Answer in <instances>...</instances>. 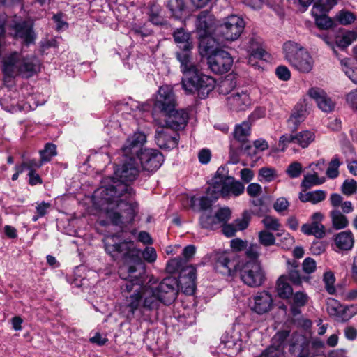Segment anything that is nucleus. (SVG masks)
<instances>
[{"instance_id": "nucleus-1", "label": "nucleus", "mask_w": 357, "mask_h": 357, "mask_svg": "<svg viewBox=\"0 0 357 357\" xmlns=\"http://www.w3.org/2000/svg\"><path fill=\"white\" fill-rule=\"evenodd\" d=\"M106 252L113 258L123 253V264L119 267V276L125 280L121 287L123 297V312L129 322L147 321V312L157 310L160 303L169 305L176 298L178 281L167 277L157 287H153L152 278L145 282V269L137 252L131 250L128 243L120 242L116 235L107 236L104 238Z\"/></svg>"}, {"instance_id": "nucleus-2", "label": "nucleus", "mask_w": 357, "mask_h": 357, "mask_svg": "<svg viewBox=\"0 0 357 357\" xmlns=\"http://www.w3.org/2000/svg\"><path fill=\"white\" fill-rule=\"evenodd\" d=\"M123 155L125 160L122 164L116 165L115 177L110 178L107 185L101 186L94 192V204L115 225L123 222L117 208L126 211V223L134 221L139 210L137 202L131 200L135 192L130 183L138 177L139 167L134 155Z\"/></svg>"}, {"instance_id": "nucleus-3", "label": "nucleus", "mask_w": 357, "mask_h": 357, "mask_svg": "<svg viewBox=\"0 0 357 357\" xmlns=\"http://www.w3.org/2000/svg\"><path fill=\"white\" fill-rule=\"evenodd\" d=\"M146 141V135L142 132H135L130 136L123 146L122 152L125 155L137 156L141 162L142 168L148 172L156 171L162 164L164 158L158 150L151 149H142V146Z\"/></svg>"}, {"instance_id": "nucleus-4", "label": "nucleus", "mask_w": 357, "mask_h": 357, "mask_svg": "<svg viewBox=\"0 0 357 357\" xmlns=\"http://www.w3.org/2000/svg\"><path fill=\"white\" fill-rule=\"evenodd\" d=\"M41 62L33 55L24 56L20 52H13L3 59V72L6 77L20 75L29 78L40 72Z\"/></svg>"}, {"instance_id": "nucleus-5", "label": "nucleus", "mask_w": 357, "mask_h": 357, "mask_svg": "<svg viewBox=\"0 0 357 357\" xmlns=\"http://www.w3.org/2000/svg\"><path fill=\"white\" fill-rule=\"evenodd\" d=\"M214 38H204L199 43V52L202 56H207L209 68L214 73L222 74L229 71L233 64L230 54L215 47Z\"/></svg>"}, {"instance_id": "nucleus-6", "label": "nucleus", "mask_w": 357, "mask_h": 357, "mask_svg": "<svg viewBox=\"0 0 357 357\" xmlns=\"http://www.w3.org/2000/svg\"><path fill=\"white\" fill-rule=\"evenodd\" d=\"M284 59L291 67L302 73H310L314 66V59L301 45L289 40L283 45Z\"/></svg>"}, {"instance_id": "nucleus-7", "label": "nucleus", "mask_w": 357, "mask_h": 357, "mask_svg": "<svg viewBox=\"0 0 357 357\" xmlns=\"http://www.w3.org/2000/svg\"><path fill=\"white\" fill-rule=\"evenodd\" d=\"M186 261L178 257L168 261L167 270L171 273L182 272L180 277V285L181 290L188 295L192 294L196 289V268L192 266L185 268Z\"/></svg>"}, {"instance_id": "nucleus-8", "label": "nucleus", "mask_w": 357, "mask_h": 357, "mask_svg": "<svg viewBox=\"0 0 357 357\" xmlns=\"http://www.w3.org/2000/svg\"><path fill=\"white\" fill-rule=\"evenodd\" d=\"M245 26V20L238 15L224 17L216 28L218 36L227 41H234L240 38Z\"/></svg>"}, {"instance_id": "nucleus-9", "label": "nucleus", "mask_w": 357, "mask_h": 357, "mask_svg": "<svg viewBox=\"0 0 357 357\" xmlns=\"http://www.w3.org/2000/svg\"><path fill=\"white\" fill-rule=\"evenodd\" d=\"M181 84L183 89L187 94H193L197 92L199 97L204 99L214 89L215 80L211 76L205 75L199 70L191 76L187 86L185 85V82H181Z\"/></svg>"}, {"instance_id": "nucleus-10", "label": "nucleus", "mask_w": 357, "mask_h": 357, "mask_svg": "<svg viewBox=\"0 0 357 357\" xmlns=\"http://www.w3.org/2000/svg\"><path fill=\"white\" fill-rule=\"evenodd\" d=\"M248 340V333L245 328L241 324H236L222 337L221 344L230 350L229 355H232L239 352L243 343H246Z\"/></svg>"}, {"instance_id": "nucleus-11", "label": "nucleus", "mask_w": 357, "mask_h": 357, "mask_svg": "<svg viewBox=\"0 0 357 357\" xmlns=\"http://www.w3.org/2000/svg\"><path fill=\"white\" fill-rule=\"evenodd\" d=\"M241 280L248 286L257 287L261 286L265 279V273L258 261H248L239 268Z\"/></svg>"}, {"instance_id": "nucleus-12", "label": "nucleus", "mask_w": 357, "mask_h": 357, "mask_svg": "<svg viewBox=\"0 0 357 357\" xmlns=\"http://www.w3.org/2000/svg\"><path fill=\"white\" fill-rule=\"evenodd\" d=\"M215 183L216 186L208 188V194L213 199H218L220 197L223 198L238 197L245 190L244 185L231 176L220 183L217 181Z\"/></svg>"}, {"instance_id": "nucleus-13", "label": "nucleus", "mask_w": 357, "mask_h": 357, "mask_svg": "<svg viewBox=\"0 0 357 357\" xmlns=\"http://www.w3.org/2000/svg\"><path fill=\"white\" fill-rule=\"evenodd\" d=\"M214 261L215 268L224 275H231L237 270L238 256L234 251L216 252Z\"/></svg>"}, {"instance_id": "nucleus-14", "label": "nucleus", "mask_w": 357, "mask_h": 357, "mask_svg": "<svg viewBox=\"0 0 357 357\" xmlns=\"http://www.w3.org/2000/svg\"><path fill=\"white\" fill-rule=\"evenodd\" d=\"M336 4L335 0H328L321 4L313 6L311 13L314 19L316 25L321 29H328L334 25L333 20L327 16V13Z\"/></svg>"}, {"instance_id": "nucleus-15", "label": "nucleus", "mask_w": 357, "mask_h": 357, "mask_svg": "<svg viewBox=\"0 0 357 357\" xmlns=\"http://www.w3.org/2000/svg\"><path fill=\"white\" fill-rule=\"evenodd\" d=\"M176 98L171 86L164 85L159 88L155 96L154 106L162 114L169 112L176 107Z\"/></svg>"}, {"instance_id": "nucleus-16", "label": "nucleus", "mask_w": 357, "mask_h": 357, "mask_svg": "<svg viewBox=\"0 0 357 357\" xmlns=\"http://www.w3.org/2000/svg\"><path fill=\"white\" fill-rule=\"evenodd\" d=\"M192 50H178L176 52V57L180 63L181 71L183 75L181 82H185V86L190 82L191 76L199 70L192 61Z\"/></svg>"}, {"instance_id": "nucleus-17", "label": "nucleus", "mask_w": 357, "mask_h": 357, "mask_svg": "<svg viewBox=\"0 0 357 357\" xmlns=\"http://www.w3.org/2000/svg\"><path fill=\"white\" fill-rule=\"evenodd\" d=\"M155 139L160 149L169 150L178 145V135L161 123V127L156 130Z\"/></svg>"}, {"instance_id": "nucleus-18", "label": "nucleus", "mask_w": 357, "mask_h": 357, "mask_svg": "<svg viewBox=\"0 0 357 357\" xmlns=\"http://www.w3.org/2000/svg\"><path fill=\"white\" fill-rule=\"evenodd\" d=\"M162 116L165 122L162 124L172 130L184 128L188 121V114L184 109L176 110L174 108L169 112H165Z\"/></svg>"}, {"instance_id": "nucleus-19", "label": "nucleus", "mask_w": 357, "mask_h": 357, "mask_svg": "<svg viewBox=\"0 0 357 357\" xmlns=\"http://www.w3.org/2000/svg\"><path fill=\"white\" fill-rule=\"evenodd\" d=\"M311 222L305 223L301 227V231L307 236H314L317 238H322L326 234L325 227L321 223L324 215L321 212H316L311 216Z\"/></svg>"}, {"instance_id": "nucleus-20", "label": "nucleus", "mask_w": 357, "mask_h": 357, "mask_svg": "<svg viewBox=\"0 0 357 357\" xmlns=\"http://www.w3.org/2000/svg\"><path fill=\"white\" fill-rule=\"evenodd\" d=\"M251 103L250 96L245 91H234L227 97V105L233 111H244L251 105Z\"/></svg>"}, {"instance_id": "nucleus-21", "label": "nucleus", "mask_w": 357, "mask_h": 357, "mask_svg": "<svg viewBox=\"0 0 357 357\" xmlns=\"http://www.w3.org/2000/svg\"><path fill=\"white\" fill-rule=\"evenodd\" d=\"M273 306L272 296L266 291L256 294L251 302V310L258 314L268 312Z\"/></svg>"}, {"instance_id": "nucleus-22", "label": "nucleus", "mask_w": 357, "mask_h": 357, "mask_svg": "<svg viewBox=\"0 0 357 357\" xmlns=\"http://www.w3.org/2000/svg\"><path fill=\"white\" fill-rule=\"evenodd\" d=\"M308 95L315 100L318 107L324 112L329 113L334 110L335 102L326 93L319 88H312Z\"/></svg>"}, {"instance_id": "nucleus-23", "label": "nucleus", "mask_w": 357, "mask_h": 357, "mask_svg": "<svg viewBox=\"0 0 357 357\" xmlns=\"http://www.w3.org/2000/svg\"><path fill=\"white\" fill-rule=\"evenodd\" d=\"M115 109L116 113L128 120L134 119L138 114L141 113L139 103L132 98L117 102Z\"/></svg>"}, {"instance_id": "nucleus-24", "label": "nucleus", "mask_w": 357, "mask_h": 357, "mask_svg": "<svg viewBox=\"0 0 357 357\" xmlns=\"http://www.w3.org/2000/svg\"><path fill=\"white\" fill-rule=\"evenodd\" d=\"M310 342L302 335L295 333L292 335L289 351L295 357H313L309 354Z\"/></svg>"}, {"instance_id": "nucleus-25", "label": "nucleus", "mask_w": 357, "mask_h": 357, "mask_svg": "<svg viewBox=\"0 0 357 357\" xmlns=\"http://www.w3.org/2000/svg\"><path fill=\"white\" fill-rule=\"evenodd\" d=\"M213 20L212 15L208 11H202L197 16L196 20V29L199 35V43L204 38H213L210 36L212 31Z\"/></svg>"}, {"instance_id": "nucleus-26", "label": "nucleus", "mask_w": 357, "mask_h": 357, "mask_svg": "<svg viewBox=\"0 0 357 357\" xmlns=\"http://www.w3.org/2000/svg\"><path fill=\"white\" fill-rule=\"evenodd\" d=\"M308 114V107L305 100H301L294 107L292 114L288 120V126L291 130L297 129L299 124L304 121Z\"/></svg>"}, {"instance_id": "nucleus-27", "label": "nucleus", "mask_w": 357, "mask_h": 357, "mask_svg": "<svg viewBox=\"0 0 357 357\" xmlns=\"http://www.w3.org/2000/svg\"><path fill=\"white\" fill-rule=\"evenodd\" d=\"M15 36L22 40L26 45L33 43L36 39V35L33 31L32 24L26 21L15 23L13 25Z\"/></svg>"}, {"instance_id": "nucleus-28", "label": "nucleus", "mask_w": 357, "mask_h": 357, "mask_svg": "<svg viewBox=\"0 0 357 357\" xmlns=\"http://www.w3.org/2000/svg\"><path fill=\"white\" fill-rule=\"evenodd\" d=\"M173 38L179 50L192 49L193 43L191 35L183 28L176 29L173 33Z\"/></svg>"}, {"instance_id": "nucleus-29", "label": "nucleus", "mask_w": 357, "mask_h": 357, "mask_svg": "<svg viewBox=\"0 0 357 357\" xmlns=\"http://www.w3.org/2000/svg\"><path fill=\"white\" fill-rule=\"evenodd\" d=\"M324 161L318 162L317 163H312L310 167L314 171V174H307L304 176L303 180L301 183V187L305 190L309 189L315 185H319L325 182V178H319L318 174L315 172L317 168L320 165H324Z\"/></svg>"}, {"instance_id": "nucleus-30", "label": "nucleus", "mask_w": 357, "mask_h": 357, "mask_svg": "<svg viewBox=\"0 0 357 357\" xmlns=\"http://www.w3.org/2000/svg\"><path fill=\"white\" fill-rule=\"evenodd\" d=\"M247 51L249 53L248 63L252 66L255 65L253 62L255 59H261L265 54V51L261 47L260 40L255 37L249 39Z\"/></svg>"}, {"instance_id": "nucleus-31", "label": "nucleus", "mask_w": 357, "mask_h": 357, "mask_svg": "<svg viewBox=\"0 0 357 357\" xmlns=\"http://www.w3.org/2000/svg\"><path fill=\"white\" fill-rule=\"evenodd\" d=\"M334 242L337 248L340 250H350L354 243L353 234L350 231H341L334 236Z\"/></svg>"}, {"instance_id": "nucleus-32", "label": "nucleus", "mask_w": 357, "mask_h": 357, "mask_svg": "<svg viewBox=\"0 0 357 357\" xmlns=\"http://www.w3.org/2000/svg\"><path fill=\"white\" fill-rule=\"evenodd\" d=\"M291 302V311L294 315H298L301 313L300 307L307 305L309 301V296L303 291H298L292 293Z\"/></svg>"}, {"instance_id": "nucleus-33", "label": "nucleus", "mask_w": 357, "mask_h": 357, "mask_svg": "<svg viewBox=\"0 0 357 357\" xmlns=\"http://www.w3.org/2000/svg\"><path fill=\"white\" fill-rule=\"evenodd\" d=\"M275 290L277 295L282 299L290 298L293 289L288 282L287 275H281L277 280Z\"/></svg>"}, {"instance_id": "nucleus-34", "label": "nucleus", "mask_w": 357, "mask_h": 357, "mask_svg": "<svg viewBox=\"0 0 357 357\" xmlns=\"http://www.w3.org/2000/svg\"><path fill=\"white\" fill-rule=\"evenodd\" d=\"M329 216L331 220L332 226L335 229H342L349 225L348 218L339 208H333L331 211Z\"/></svg>"}, {"instance_id": "nucleus-35", "label": "nucleus", "mask_w": 357, "mask_h": 357, "mask_svg": "<svg viewBox=\"0 0 357 357\" xmlns=\"http://www.w3.org/2000/svg\"><path fill=\"white\" fill-rule=\"evenodd\" d=\"M357 39V32L347 31L340 33L336 36L335 43L340 48H345Z\"/></svg>"}, {"instance_id": "nucleus-36", "label": "nucleus", "mask_w": 357, "mask_h": 357, "mask_svg": "<svg viewBox=\"0 0 357 357\" xmlns=\"http://www.w3.org/2000/svg\"><path fill=\"white\" fill-rule=\"evenodd\" d=\"M250 123L248 121H243L241 124L236 125L234 131V138L241 142L247 141L250 134Z\"/></svg>"}, {"instance_id": "nucleus-37", "label": "nucleus", "mask_w": 357, "mask_h": 357, "mask_svg": "<svg viewBox=\"0 0 357 357\" xmlns=\"http://www.w3.org/2000/svg\"><path fill=\"white\" fill-rule=\"evenodd\" d=\"M315 139L314 132L303 130L296 135L295 144L302 148L307 147Z\"/></svg>"}, {"instance_id": "nucleus-38", "label": "nucleus", "mask_w": 357, "mask_h": 357, "mask_svg": "<svg viewBox=\"0 0 357 357\" xmlns=\"http://www.w3.org/2000/svg\"><path fill=\"white\" fill-rule=\"evenodd\" d=\"M342 307L340 303L334 298H328L326 301V310L330 317L336 320L337 316L342 310Z\"/></svg>"}, {"instance_id": "nucleus-39", "label": "nucleus", "mask_w": 357, "mask_h": 357, "mask_svg": "<svg viewBox=\"0 0 357 357\" xmlns=\"http://www.w3.org/2000/svg\"><path fill=\"white\" fill-rule=\"evenodd\" d=\"M200 225L203 228L213 229L219 222H217L216 215L209 214V212L204 211L199 219Z\"/></svg>"}, {"instance_id": "nucleus-40", "label": "nucleus", "mask_w": 357, "mask_h": 357, "mask_svg": "<svg viewBox=\"0 0 357 357\" xmlns=\"http://www.w3.org/2000/svg\"><path fill=\"white\" fill-rule=\"evenodd\" d=\"M276 236L280 238V242L277 245H280L282 249L289 250L294 244V238L284 230L278 232Z\"/></svg>"}, {"instance_id": "nucleus-41", "label": "nucleus", "mask_w": 357, "mask_h": 357, "mask_svg": "<svg viewBox=\"0 0 357 357\" xmlns=\"http://www.w3.org/2000/svg\"><path fill=\"white\" fill-rule=\"evenodd\" d=\"M342 70L345 75L355 84H357V70L351 66L349 59H344L340 61Z\"/></svg>"}, {"instance_id": "nucleus-42", "label": "nucleus", "mask_w": 357, "mask_h": 357, "mask_svg": "<svg viewBox=\"0 0 357 357\" xmlns=\"http://www.w3.org/2000/svg\"><path fill=\"white\" fill-rule=\"evenodd\" d=\"M355 15L350 11L342 10L335 16V20L342 25H349L354 22Z\"/></svg>"}, {"instance_id": "nucleus-43", "label": "nucleus", "mask_w": 357, "mask_h": 357, "mask_svg": "<svg viewBox=\"0 0 357 357\" xmlns=\"http://www.w3.org/2000/svg\"><path fill=\"white\" fill-rule=\"evenodd\" d=\"M289 335V331L283 330L278 331L272 339V344L275 348H281L282 353L283 354L284 347L286 343L287 338Z\"/></svg>"}, {"instance_id": "nucleus-44", "label": "nucleus", "mask_w": 357, "mask_h": 357, "mask_svg": "<svg viewBox=\"0 0 357 357\" xmlns=\"http://www.w3.org/2000/svg\"><path fill=\"white\" fill-rule=\"evenodd\" d=\"M258 240L259 243L265 247H269L276 244L275 236L269 231L265 229L259 232Z\"/></svg>"}, {"instance_id": "nucleus-45", "label": "nucleus", "mask_w": 357, "mask_h": 357, "mask_svg": "<svg viewBox=\"0 0 357 357\" xmlns=\"http://www.w3.org/2000/svg\"><path fill=\"white\" fill-rule=\"evenodd\" d=\"M216 199H217L212 198V197L208 194L207 190L206 196H202L200 198H196L195 197H192L191 198V203L192 205H195L197 201L199 202L200 210L206 211L207 209L211 208L212 203Z\"/></svg>"}, {"instance_id": "nucleus-46", "label": "nucleus", "mask_w": 357, "mask_h": 357, "mask_svg": "<svg viewBox=\"0 0 357 357\" xmlns=\"http://www.w3.org/2000/svg\"><path fill=\"white\" fill-rule=\"evenodd\" d=\"M56 155V146L53 144L48 143L45 145L44 149L40 151V155L42 162H46L50 161L52 157Z\"/></svg>"}, {"instance_id": "nucleus-47", "label": "nucleus", "mask_w": 357, "mask_h": 357, "mask_svg": "<svg viewBox=\"0 0 357 357\" xmlns=\"http://www.w3.org/2000/svg\"><path fill=\"white\" fill-rule=\"evenodd\" d=\"M276 176L275 169L271 167H262L259 171V181L261 182H271Z\"/></svg>"}, {"instance_id": "nucleus-48", "label": "nucleus", "mask_w": 357, "mask_h": 357, "mask_svg": "<svg viewBox=\"0 0 357 357\" xmlns=\"http://www.w3.org/2000/svg\"><path fill=\"white\" fill-rule=\"evenodd\" d=\"M262 223L267 231H280L281 227L279 220L273 216L267 215L262 220Z\"/></svg>"}, {"instance_id": "nucleus-49", "label": "nucleus", "mask_w": 357, "mask_h": 357, "mask_svg": "<svg viewBox=\"0 0 357 357\" xmlns=\"http://www.w3.org/2000/svg\"><path fill=\"white\" fill-rule=\"evenodd\" d=\"M323 281L325 288L329 294H333L335 292V278L333 272L327 271L324 274Z\"/></svg>"}, {"instance_id": "nucleus-50", "label": "nucleus", "mask_w": 357, "mask_h": 357, "mask_svg": "<svg viewBox=\"0 0 357 357\" xmlns=\"http://www.w3.org/2000/svg\"><path fill=\"white\" fill-rule=\"evenodd\" d=\"M167 6L172 15L178 17L185 8L184 0H169Z\"/></svg>"}, {"instance_id": "nucleus-51", "label": "nucleus", "mask_w": 357, "mask_h": 357, "mask_svg": "<svg viewBox=\"0 0 357 357\" xmlns=\"http://www.w3.org/2000/svg\"><path fill=\"white\" fill-rule=\"evenodd\" d=\"M341 163L337 156L334 157L329 163L326 170V175L330 178H335L339 175V167Z\"/></svg>"}, {"instance_id": "nucleus-52", "label": "nucleus", "mask_w": 357, "mask_h": 357, "mask_svg": "<svg viewBox=\"0 0 357 357\" xmlns=\"http://www.w3.org/2000/svg\"><path fill=\"white\" fill-rule=\"evenodd\" d=\"M52 20L56 25V29L61 31L68 28V24L66 22V15L62 13H58L53 15Z\"/></svg>"}, {"instance_id": "nucleus-53", "label": "nucleus", "mask_w": 357, "mask_h": 357, "mask_svg": "<svg viewBox=\"0 0 357 357\" xmlns=\"http://www.w3.org/2000/svg\"><path fill=\"white\" fill-rule=\"evenodd\" d=\"M298 266V262L294 261L293 263L292 269L289 271L288 281L291 280L294 285H301L303 282V278L301 277L299 271L296 270V268Z\"/></svg>"}, {"instance_id": "nucleus-54", "label": "nucleus", "mask_w": 357, "mask_h": 357, "mask_svg": "<svg viewBox=\"0 0 357 357\" xmlns=\"http://www.w3.org/2000/svg\"><path fill=\"white\" fill-rule=\"evenodd\" d=\"M342 192L344 195L350 196L357 191V182L354 180H345L341 187Z\"/></svg>"}, {"instance_id": "nucleus-55", "label": "nucleus", "mask_w": 357, "mask_h": 357, "mask_svg": "<svg viewBox=\"0 0 357 357\" xmlns=\"http://www.w3.org/2000/svg\"><path fill=\"white\" fill-rule=\"evenodd\" d=\"M229 177V176L226 175L225 168L219 167L217 172H215L214 176L208 182V188H213L214 186H216V184L215 183L216 181L220 183L225 180H226V178H228Z\"/></svg>"}, {"instance_id": "nucleus-56", "label": "nucleus", "mask_w": 357, "mask_h": 357, "mask_svg": "<svg viewBox=\"0 0 357 357\" xmlns=\"http://www.w3.org/2000/svg\"><path fill=\"white\" fill-rule=\"evenodd\" d=\"M250 219V214L248 211H244L242 217L238 218L234 221V226L237 231H241L246 229L248 226L249 221Z\"/></svg>"}, {"instance_id": "nucleus-57", "label": "nucleus", "mask_w": 357, "mask_h": 357, "mask_svg": "<svg viewBox=\"0 0 357 357\" xmlns=\"http://www.w3.org/2000/svg\"><path fill=\"white\" fill-rule=\"evenodd\" d=\"M295 139L296 135L285 134L282 135L278 142V151H284L289 144H295Z\"/></svg>"}, {"instance_id": "nucleus-58", "label": "nucleus", "mask_w": 357, "mask_h": 357, "mask_svg": "<svg viewBox=\"0 0 357 357\" xmlns=\"http://www.w3.org/2000/svg\"><path fill=\"white\" fill-rule=\"evenodd\" d=\"M302 170V165L298 162H294L288 166L287 174L290 178H295L301 175Z\"/></svg>"}, {"instance_id": "nucleus-59", "label": "nucleus", "mask_w": 357, "mask_h": 357, "mask_svg": "<svg viewBox=\"0 0 357 357\" xmlns=\"http://www.w3.org/2000/svg\"><path fill=\"white\" fill-rule=\"evenodd\" d=\"M231 214V210L228 207H223L220 208L215 213L217 222H218L219 224L226 222L230 218Z\"/></svg>"}, {"instance_id": "nucleus-60", "label": "nucleus", "mask_w": 357, "mask_h": 357, "mask_svg": "<svg viewBox=\"0 0 357 357\" xmlns=\"http://www.w3.org/2000/svg\"><path fill=\"white\" fill-rule=\"evenodd\" d=\"M261 253V247L257 244L250 245L246 250V255L250 259V261H257V259Z\"/></svg>"}, {"instance_id": "nucleus-61", "label": "nucleus", "mask_w": 357, "mask_h": 357, "mask_svg": "<svg viewBox=\"0 0 357 357\" xmlns=\"http://www.w3.org/2000/svg\"><path fill=\"white\" fill-rule=\"evenodd\" d=\"M282 355L281 348H275L274 345H271L261 352L259 357H281Z\"/></svg>"}, {"instance_id": "nucleus-62", "label": "nucleus", "mask_w": 357, "mask_h": 357, "mask_svg": "<svg viewBox=\"0 0 357 357\" xmlns=\"http://www.w3.org/2000/svg\"><path fill=\"white\" fill-rule=\"evenodd\" d=\"M143 259L148 263H153L157 259V253L154 248L146 247L142 253Z\"/></svg>"}, {"instance_id": "nucleus-63", "label": "nucleus", "mask_w": 357, "mask_h": 357, "mask_svg": "<svg viewBox=\"0 0 357 357\" xmlns=\"http://www.w3.org/2000/svg\"><path fill=\"white\" fill-rule=\"evenodd\" d=\"M275 74L277 77L283 81H287L291 78V72L289 69L285 66H279L275 69Z\"/></svg>"}, {"instance_id": "nucleus-64", "label": "nucleus", "mask_w": 357, "mask_h": 357, "mask_svg": "<svg viewBox=\"0 0 357 357\" xmlns=\"http://www.w3.org/2000/svg\"><path fill=\"white\" fill-rule=\"evenodd\" d=\"M289 205V202L286 198L280 197L275 202L273 208L278 213H280L287 210Z\"/></svg>"}]
</instances>
